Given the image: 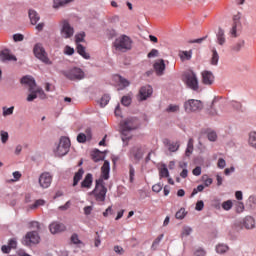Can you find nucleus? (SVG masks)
I'll return each mask as SVG.
<instances>
[{
    "instance_id": "1",
    "label": "nucleus",
    "mask_w": 256,
    "mask_h": 256,
    "mask_svg": "<svg viewBox=\"0 0 256 256\" xmlns=\"http://www.w3.org/2000/svg\"><path fill=\"white\" fill-rule=\"evenodd\" d=\"M102 177L96 180L95 188L92 191L97 202H105L107 195V187H105L104 180H108L110 176V162L104 160V165L101 167Z\"/></svg>"
},
{
    "instance_id": "2",
    "label": "nucleus",
    "mask_w": 256,
    "mask_h": 256,
    "mask_svg": "<svg viewBox=\"0 0 256 256\" xmlns=\"http://www.w3.org/2000/svg\"><path fill=\"white\" fill-rule=\"evenodd\" d=\"M121 125V134L122 140H130L132 138L131 131L133 129H137L138 127V120L137 118H127L126 120H122L120 123Z\"/></svg>"
},
{
    "instance_id": "3",
    "label": "nucleus",
    "mask_w": 256,
    "mask_h": 256,
    "mask_svg": "<svg viewBox=\"0 0 256 256\" xmlns=\"http://www.w3.org/2000/svg\"><path fill=\"white\" fill-rule=\"evenodd\" d=\"M21 83L29 87L30 94L27 96V101H35V98H37V83L33 76H23Z\"/></svg>"
},
{
    "instance_id": "4",
    "label": "nucleus",
    "mask_w": 256,
    "mask_h": 256,
    "mask_svg": "<svg viewBox=\"0 0 256 256\" xmlns=\"http://www.w3.org/2000/svg\"><path fill=\"white\" fill-rule=\"evenodd\" d=\"M114 48L120 52H127L132 48V39L127 34H121L120 37L115 39Z\"/></svg>"
},
{
    "instance_id": "5",
    "label": "nucleus",
    "mask_w": 256,
    "mask_h": 256,
    "mask_svg": "<svg viewBox=\"0 0 256 256\" xmlns=\"http://www.w3.org/2000/svg\"><path fill=\"white\" fill-rule=\"evenodd\" d=\"M34 54L39 59L42 61V63H46V65H52L53 61L49 59L48 53L46 52L45 48H43L42 43H36L34 46Z\"/></svg>"
},
{
    "instance_id": "6",
    "label": "nucleus",
    "mask_w": 256,
    "mask_h": 256,
    "mask_svg": "<svg viewBox=\"0 0 256 256\" xmlns=\"http://www.w3.org/2000/svg\"><path fill=\"white\" fill-rule=\"evenodd\" d=\"M63 74L70 81H82L85 79V72L81 68H71L70 70H65Z\"/></svg>"
},
{
    "instance_id": "7",
    "label": "nucleus",
    "mask_w": 256,
    "mask_h": 256,
    "mask_svg": "<svg viewBox=\"0 0 256 256\" xmlns=\"http://www.w3.org/2000/svg\"><path fill=\"white\" fill-rule=\"evenodd\" d=\"M71 147V140L67 136H62L60 138V143L55 149L56 156H66L69 153V148Z\"/></svg>"
},
{
    "instance_id": "8",
    "label": "nucleus",
    "mask_w": 256,
    "mask_h": 256,
    "mask_svg": "<svg viewBox=\"0 0 256 256\" xmlns=\"http://www.w3.org/2000/svg\"><path fill=\"white\" fill-rule=\"evenodd\" d=\"M185 80H186V85H188L190 89H194L195 92L199 91V79L197 74H195V72H193L192 70H189L188 72H186Z\"/></svg>"
},
{
    "instance_id": "9",
    "label": "nucleus",
    "mask_w": 256,
    "mask_h": 256,
    "mask_svg": "<svg viewBox=\"0 0 256 256\" xmlns=\"http://www.w3.org/2000/svg\"><path fill=\"white\" fill-rule=\"evenodd\" d=\"M60 26L62 37H64L65 39H70L71 37H73L75 30L73 26H71L68 19H62V21H60Z\"/></svg>"
},
{
    "instance_id": "10",
    "label": "nucleus",
    "mask_w": 256,
    "mask_h": 256,
    "mask_svg": "<svg viewBox=\"0 0 256 256\" xmlns=\"http://www.w3.org/2000/svg\"><path fill=\"white\" fill-rule=\"evenodd\" d=\"M41 238L38 231H29L26 233L23 242L26 246H31L32 244H39Z\"/></svg>"
},
{
    "instance_id": "11",
    "label": "nucleus",
    "mask_w": 256,
    "mask_h": 256,
    "mask_svg": "<svg viewBox=\"0 0 256 256\" xmlns=\"http://www.w3.org/2000/svg\"><path fill=\"white\" fill-rule=\"evenodd\" d=\"M186 112H199V109H202V101L195 100V98H190L189 101L184 103Z\"/></svg>"
},
{
    "instance_id": "12",
    "label": "nucleus",
    "mask_w": 256,
    "mask_h": 256,
    "mask_svg": "<svg viewBox=\"0 0 256 256\" xmlns=\"http://www.w3.org/2000/svg\"><path fill=\"white\" fill-rule=\"evenodd\" d=\"M152 94H153L152 85H142L137 95L138 101H147V98H150Z\"/></svg>"
},
{
    "instance_id": "13",
    "label": "nucleus",
    "mask_w": 256,
    "mask_h": 256,
    "mask_svg": "<svg viewBox=\"0 0 256 256\" xmlns=\"http://www.w3.org/2000/svg\"><path fill=\"white\" fill-rule=\"evenodd\" d=\"M52 180L53 176H51L48 171H45L44 174H41L39 177L40 187H42V189H48L51 187Z\"/></svg>"
},
{
    "instance_id": "14",
    "label": "nucleus",
    "mask_w": 256,
    "mask_h": 256,
    "mask_svg": "<svg viewBox=\"0 0 256 256\" xmlns=\"http://www.w3.org/2000/svg\"><path fill=\"white\" fill-rule=\"evenodd\" d=\"M144 156V151L142 147L136 146L132 147L129 151V157L135 160V162H139L141 158Z\"/></svg>"
},
{
    "instance_id": "15",
    "label": "nucleus",
    "mask_w": 256,
    "mask_h": 256,
    "mask_svg": "<svg viewBox=\"0 0 256 256\" xmlns=\"http://www.w3.org/2000/svg\"><path fill=\"white\" fill-rule=\"evenodd\" d=\"M163 144L168 149V151L175 152L180 148L179 140H170L169 138H164Z\"/></svg>"
},
{
    "instance_id": "16",
    "label": "nucleus",
    "mask_w": 256,
    "mask_h": 256,
    "mask_svg": "<svg viewBox=\"0 0 256 256\" xmlns=\"http://www.w3.org/2000/svg\"><path fill=\"white\" fill-rule=\"evenodd\" d=\"M201 76H202V83L204 85H213L215 81V76L213 72L209 70H204L203 72H201Z\"/></svg>"
},
{
    "instance_id": "17",
    "label": "nucleus",
    "mask_w": 256,
    "mask_h": 256,
    "mask_svg": "<svg viewBox=\"0 0 256 256\" xmlns=\"http://www.w3.org/2000/svg\"><path fill=\"white\" fill-rule=\"evenodd\" d=\"M50 233H62L63 231H66V225L63 224V222H52L49 225Z\"/></svg>"
},
{
    "instance_id": "18",
    "label": "nucleus",
    "mask_w": 256,
    "mask_h": 256,
    "mask_svg": "<svg viewBox=\"0 0 256 256\" xmlns=\"http://www.w3.org/2000/svg\"><path fill=\"white\" fill-rule=\"evenodd\" d=\"M238 28H241V15L240 14L234 15V17H233V26L230 30L232 37H237Z\"/></svg>"
},
{
    "instance_id": "19",
    "label": "nucleus",
    "mask_w": 256,
    "mask_h": 256,
    "mask_svg": "<svg viewBox=\"0 0 256 256\" xmlns=\"http://www.w3.org/2000/svg\"><path fill=\"white\" fill-rule=\"evenodd\" d=\"M154 70L156 71V74L159 76H162L166 70V65L164 59H159L154 63Z\"/></svg>"
},
{
    "instance_id": "20",
    "label": "nucleus",
    "mask_w": 256,
    "mask_h": 256,
    "mask_svg": "<svg viewBox=\"0 0 256 256\" xmlns=\"http://www.w3.org/2000/svg\"><path fill=\"white\" fill-rule=\"evenodd\" d=\"M93 185V174H86L85 178L81 182L82 189H91Z\"/></svg>"
},
{
    "instance_id": "21",
    "label": "nucleus",
    "mask_w": 256,
    "mask_h": 256,
    "mask_svg": "<svg viewBox=\"0 0 256 256\" xmlns=\"http://www.w3.org/2000/svg\"><path fill=\"white\" fill-rule=\"evenodd\" d=\"M28 15L32 25L36 26L38 21H40V18H41L39 15V12H37V10L30 9L28 12Z\"/></svg>"
},
{
    "instance_id": "22",
    "label": "nucleus",
    "mask_w": 256,
    "mask_h": 256,
    "mask_svg": "<svg viewBox=\"0 0 256 256\" xmlns=\"http://www.w3.org/2000/svg\"><path fill=\"white\" fill-rule=\"evenodd\" d=\"M0 59L1 61H16V56H14V54H11L10 50H2L0 52Z\"/></svg>"
},
{
    "instance_id": "23",
    "label": "nucleus",
    "mask_w": 256,
    "mask_h": 256,
    "mask_svg": "<svg viewBox=\"0 0 256 256\" xmlns=\"http://www.w3.org/2000/svg\"><path fill=\"white\" fill-rule=\"evenodd\" d=\"M243 224L245 226V229H255L256 222L252 215H246V218H244Z\"/></svg>"
},
{
    "instance_id": "24",
    "label": "nucleus",
    "mask_w": 256,
    "mask_h": 256,
    "mask_svg": "<svg viewBox=\"0 0 256 256\" xmlns=\"http://www.w3.org/2000/svg\"><path fill=\"white\" fill-rule=\"evenodd\" d=\"M193 56V50H180L179 57L181 61H190Z\"/></svg>"
},
{
    "instance_id": "25",
    "label": "nucleus",
    "mask_w": 256,
    "mask_h": 256,
    "mask_svg": "<svg viewBox=\"0 0 256 256\" xmlns=\"http://www.w3.org/2000/svg\"><path fill=\"white\" fill-rule=\"evenodd\" d=\"M84 173L85 171L82 167L75 172L74 178H73V187H77V184H79L80 180H82Z\"/></svg>"
},
{
    "instance_id": "26",
    "label": "nucleus",
    "mask_w": 256,
    "mask_h": 256,
    "mask_svg": "<svg viewBox=\"0 0 256 256\" xmlns=\"http://www.w3.org/2000/svg\"><path fill=\"white\" fill-rule=\"evenodd\" d=\"M72 1H75V0H54L53 8L55 9L63 8L64 6H67L68 3H71Z\"/></svg>"
},
{
    "instance_id": "27",
    "label": "nucleus",
    "mask_w": 256,
    "mask_h": 256,
    "mask_svg": "<svg viewBox=\"0 0 256 256\" xmlns=\"http://www.w3.org/2000/svg\"><path fill=\"white\" fill-rule=\"evenodd\" d=\"M86 134H83V133L78 134L77 136L78 143H86L87 138H92L90 129H86Z\"/></svg>"
},
{
    "instance_id": "28",
    "label": "nucleus",
    "mask_w": 256,
    "mask_h": 256,
    "mask_svg": "<svg viewBox=\"0 0 256 256\" xmlns=\"http://www.w3.org/2000/svg\"><path fill=\"white\" fill-rule=\"evenodd\" d=\"M217 42L219 45H224V43H226L225 32L222 28H219L217 32Z\"/></svg>"
},
{
    "instance_id": "29",
    "label": "nucleus",
    "mask_w": 256,
    "mask_h": 256,
    "mask_svg": "<svg viewBox=\"0 0 256 256\" xmlns=\"http://www.w3.org/2000/svg\"><path fill=\"white\" fill-rule=\"evenodd\" d=\"M115 81H117L119 85H122V87H128L130 85V81L124 79V76H121L120 74L115 76Z\"/></svg>"
},
{
    "instance_id": "30",
    "label": "nucleus",
    "mask_w": 256,
    "mask_h": 256,
    "mask_svg": "<svg viewBox=\"0 0 256 256\" xmlns=\"http://www.w3.org/2000/svg\"><path fill=\"white\" fill-rule=\"evenodd\" d=\"M77 52L83 56L84 59H90V54L86 51V48L81 44L77 46Z\"/></svg>"
},
{
    "instance_id": "31",
    "label": "nucleus",
    "mask_w": 256,
    "mask_h": 256,
    "mask_svg": "<svg viewBox=\"0 0 256 256\" xmlns=\"http://www.w3.org/2000/svg\"><path fill=\"white\" fill-rule=\"evenodd\" d=\"M92 158L94 162H99L100 160H104L105 156L103 154V151L96 150L93 152Z\"/></svg>"
},
{
    "instance_id": "32",
    "label": "nucleus",
    "mask_w": 256,
    "mask_h": 256,
    "mask_svg": "<svg viewBox=\"0 0 256 256\" xmlns=\"http://www.w3.org/2000/svg\"><path fill=\"white\" fill-rule=\"evenodd\" d=\"M194 151V138H189L188 145L186 147V156H191Z\"/></svg>"
},
{
    "instance_id": "33",
    "label": "nucleus",
    "mask_w": 256,
    "mask_h": 256,
    "mask_svg": "<svg viewBox=\"0 0 256 256\" xmlns=\"http://www.w3.org/2000/svg\"><path fill=\"white\" fill-rule=\"evenodd\" d=\"M211 63L212 65H218L219 63V52L216 50V48L212 49Z\"/></svg>"
},
{
    "instance_id": "34",
    "label": "nucleus",
    "mask_w": 256,
    "mask_h": 256,
    "mask_svg": "<svg viewBox=\"0 0 256 256\" xmlns=\"http://www.w3.org/2000/svg\"><path fill=\"white\" fill-rule=\"evenodd\" d=\"M46 201L43 199L36 200L34 204H30L29 209H38L39 207H44Z\"/></svg>"
},
{
    "instance_id": "35",
    "label": "nucleus",
    "mask_w": 256,
    "mask_h": 256,
    "mask_svg": "<svg viewBox=\"0 0 256 256\" xmlns=\"http://www.w3.org/2000/svg\"><path fill=\"white\" fill-rule=\"evenodd\" d=\"M248 143L251 147H254V149H256V132H250Z\"/></svg>"
},
{
    "instance_id": "36",
    "label": "nucleus",
    "mask_w": 256,
    "mask_h": 256,
    "mask_svg": "<svg viewBox=\"0 0 256 256\" xmlns=\"http://www.w3.org/2000/svg\"><path fill=\"white\" fill-rule=\"evenodd\" d=\"M159 176L160 178H169V169H167L166 165H162V167L160 168Z\"/></svg>"
},
{
    "instance_id": "37",
    "label": "nucleus",
    "mask_w": 256,
    "mask_h": 256,
    "mask_svg": "<svg viewBox=\"0 0 256 256\" xmlns=\"http://www.w3.org/2000/svg\"><path fill=\"white\" fill-rule=\"evenodd\" d=\"M229 251V246L227 244H217L216 252L217 253H226Z\"/></svg>"
},
{
    "instance_id": "38",
    "label": "nucleus",
    "mask_w": 256,
    "mask_h": 256,
    "mask_svg": "<svg viewBox=\"0 0 256 256\" xmlns=\"http://www.w3.org/2000/svg\"><path fill=\"white\" fill-rule=\"evenodd\" d=\"M233 207V201L232 200H225L222 203V209H224L225 211H230V209H232Z\"/></svg>"
},
{
    "instance_id": "39",
    "label": "nucleus",
    "mask_w": 256,
    "mask_h": 256,
    "mask_svg": "<svg viewBox=\"0 0 256 256\" xmlns=\"http://www.w3.org/2000/svg\"><path fill=\"white\" fill-rule=\"evenodd\" d=\"M122 105L129 106L132 103V96L126 95L121 98Z\"/></svg>"
},
{
    "instance_id": "40",
    "label": "nucleus",
    "mask_w": 256,
    "mask_h": 256,
    "mask_svg": "<svg viewBox=\"0 0 256 256\" xmlns=\"http://www.w3.org/2000/svg\"><path fill=\"white\" fill-rule=\"evenodd\" d=\"M243 45H245V41H238L237 43L232 46L233 52H240L242 50Z\"/></svg>"
},
{
    "instance_id": "41",
    "label": "nucleus",
    "mask_w": 256,
    "mask_h": 256,
    "mask_svg": "<svg viewBox=\"0 0 256 256\" xmlns=\"http://www.w3.org/2000/svg\"><path fill=\"white\" fill-rule=\"evenodd\" d=\"M85 37V32H79L78 34H75V41L77 45L81 44V42L84 41Z\"/></svg>"
},
{
    "instance_id": "42",
    "label": "nucleus",
    "mask_w": 256,
    "mask_h": 256,
    "mask_svg": "<svg viewBox=\"0 0 256 256\" xmlns=\"http://www.w3.org/2000/svg\"><path fill=\"white\" fill-rule=\"evenodd\" d=\"M14 105L11 107H3V116H11V114H14Z\"/></svg>"
},
{
    "instance_id": "43",
    "label": "nucleus",
    "mask_w": 256,
    "mask_h": 256,
    "mask_svg": "<svg viewBox=\"0 0 256 256\" xmlns=\"http://www.w3.org/2000/svg\"><path fill=\"white\" fill-rule=\"evenodd\" d=\"M109 101H110V96L108 94H104V96H102L100 100L101 107H105L106 105H108Z\"/></svg>"
},
{
    "instance_id": "44",
    "label": "nucleus",
    "mask_w": 256,
    "mask_h": 256,
    "mask_svg": "<svg viewBox=\"0 0 256 256\" xmlns=\"http://www.w3.org/2000/svg\"><path fill=\"white\" fill-rule=\"evenodd\" d=\"M135 167H133V165H129V180L130 182H134L135 180Z\"/></svg>"
},
{
    "instance_id": "45",
    "label": "nucleus",
    "mask_w": 256,
    "mask_h": 256,
    "mask_svg": "<svg viewBox=\"0 0 256 256\" xmlns=\"http://www.w3.org/2000/svg\"><path fill=\"white\" fill-rule=\"evenodd\" d=\"M0 137H1L3 144L7 143V141L9 140V134H8V132H5L4 129L1 130Z\"/></svg>"
},
{
    "instance_id": "46",
    "label": "nucleus",
    "mask_w": 256,
    "mask_h": 256,
    "mask_svg": "<svg viewBox=\"0 0 256 256\" xmlns=\"http://www.w3.org/2000/svg\"><path fill=\"white\" fill-rule=\"evenodd\" d=\"M186 215V211L184 208L179 209V211L176 212V219L177 220H183Z\"/></svg>"
},
{
    "instance_id": "47",
    "label": "nucleus",
    "mask_w": 256,
    "mask_h": 256,
    "mask_svg": "<svg viewBox=\"0 0 256 256\" xmlns=\"http://www.w3.org/2000/svg\"><path fill=\"white\" fill-rule=\"evenodd\" d=\"M166 112H179V105H168Z\"/></svg>"
},
{
    "instance_id": "48",
    "label": "nucleus",
    "mask_w": 256,
    "mask_h": 256,
    "mask_svg": "<svg viewBox=\"0 0 256 256\" xmlns=\"http://www.w3.org/2000/svg\"><path fill=\"white\" fill-rule=\"evenodd\" d=\"M245 209V204L244 202H241V200L239 202L236 203V211H238V213H241L242 211H244Z\"/></svg>"
},
{
    "instance_id": "49",
    "label": "nucleus",
    "mask_w": 256,
    "mask_h": 256,
    "mask_svg": "<svg viewBox=\"0 0 256 256\" xmlns=\"http://www.w3.org/2000/svg\"><path fill=\"white\" fill-rule=\"evenodd\" d=\"M205 189L204 184H198V187H196V189H193L191 195L193 197V195H196L197 193H199V191H203Z\"/></svg>"
},
{
    "instance_id": "50",
    "label": "nucleus",
    "mask_w": 256,
    "mask_h": 256,
    "mask_svg": "<svg viewBox=\"0 0 256 256\" xmlns=\"http://www.w3.org/2000/svg\"><path fill=\"white\" fill-rule=\"evenodd\" d=\"M192 233L191 226H184L182 230V236H188Z\"/></svg>"
},
{
    "instance_id": "51",
    "label": "nucleus",
    "mask_w": 256,
    "mask_h": 256,
    "mask_svg": "<svg viewBox=\"0 0 256 256\" xmlns=\"http://www.w3.org/2000/svg\"><path fill=\"white\" fill-rule=\"evenodd\" d=\"M71 242H73V244H81V240H79L77 233H73V235H71Z\"/></svg>"
},
{
    "instance_id": "52",
    "label": "nucleus",
    "mask_w": 256,
    "mask_h": 256,
    "mask_svg": "<svg viewBox=\"0 0 256 256\" xmlns=\"http://www.w3.org/2000/svg\"><path fill=\"white\" fill-rule=\"evenodd\" d=\"M163 186L161 183L153 184L152 191H155L156 193H159L162 191Z\"/></svg>"
},
{
    "instance_id": "53",
    "label": "nucleus",
    "mask_w": 256,
    "mask_h": 256,
    "mask_svg": "<svg viewBox=\"0 0 256 256\" xmlns=\"http://www.w3.org/2000/svg\"><path fill=\"white\" fill-rule=\"evenodd\" d=\"M36 94L39 95L40 98H46V94L42 87H36Z\"/></svg>"
},
{
    "instance_id": "54",
    "label": "nucleus",
    "mask_w": 256,
    "mask_h": 256,
    "mask_svg": "<svg viewBox=\"0 0 256 256\" xmlns=\"http://www.w3.org/2000/svg\"><path fill=\"white\" fill-rule=\"evenodd\" d=\"M203 209H204L203 200H198V202H196V211H203Z\"/></svg>"
},
{
    "instance_id": "55",
    "label": "nucleus",
    "mask_w": 256,
    "mask_h": 256,
    "mask_svg": "<svg viewBox=\"0 0 256 256\" xmlns=\"http://www.w3.org/2000/svg\"><path fill=\"white\" fill-rule=\"evenodd\" d=\"M24 34L16 33L13 34L14 41H24Z\"/></svg>"
},
{
    "instance_id": "56",
    "label": "nucleus",
    "mask_w": 256,
    "mask_h": 256,
    "mask_svg": "<svg viewBox=\"0 0 256 256\" xmlns=\"http://www.w3.org/2000/svg\"><path fill=\"white\" fill-rule=\"evenodd\" d=\"M159 50L153 48L150 52H148V59H152L154 56H158Z\"/></svg>"
},
{
    "instance_id": "57",
    "label": "nucleus",
    "mask_w": 256,
    "mask_h": 256,
    "mask_svg": "<svg viewBox=\"0 0 256 256\" xmlns=\"http://www.w3.org/2000/svg\"><path fill=\"white\" fill-rule=\"evenodd\" d=\"M164 234L162 233L161 235H158V238H156V240H154V242L152 243L153 247L158 246V244H160L161 240H163Z\"/></svg>"
},
{
    "instance_id": "58",
    "label": "nucleus",
    "mask_w": 256,
    "mask_h": 256,
    "mask_svg": "<svg viewBox=\"0 0 256 256\" xmlns=\"http://www.w3.org/2000/svg\"><path fill=\"white\" fill-rule=\"evenodd\" d=\"M207 137L211 141H215L218 138L216 132H208Z\"/></svg>"
},
{
    "instance_id": "59",
    "label": "nucleus",
    "mask_w": 256,
    "mask_h": 256,
    "mask_svg": "<svg viewBox=\"0 0 256 256\" xmlns=\"http://www.w3.org/2000/svg\"><path fill=\"white\" fill-rule=\"evenodd\" d=\"M12 248H17V240L12 239L9 240V252L11 253Z\"/></svg>"
},
{
    "instance_id": "60",
    "label": "nucleus",
    "mask_w": 256,
    "mask_h": 256,
    "mask_svg": "<svg viewBox=\"0 0 256 256\" xmlns=\"http://www.w3.org/2000/svg\"><path fill=\"white\" fill-rule=\"evenodd\" d=\"M218 167H220V169H224V167H226V160H224V158H219Z\"/></svg>"
},
{
    "instance_id": "61",
    "label": "nucleus",
    "mask_w": 256,
    "mask_h": 256,
    "mask_svg": "<svg viewBox=\"0 0 256 256\" xmlns=\"http://www.w3.org/2000/svg\"><path fill=\"white\" fill-rule=\"evenodd\" d=\"M192 172L194 176H201L202 169L201 167H195Z\"/></svg>"
},
{
    "instance_id": "62",
    "label": "nucleus",
    "mask_w": 256,
    "mask_h": 256,
    "mask_svg": "<svg viewBox=\"0 0 256 256\" xmlns=\"http://www.w3.org/2000/svg\"><path fill=\"white\" fill-rule=\"evenodd\" d=\"M205 187H210V184L213 182V178H203Z\"/></svg>"
},
{
    "instance_id": "63",
    "label": "nucleus",
    "mask_w": 256,
    "mask_h": 256,
    "mask_svg": "<svg viewBox=\"0 0 256 256\" xmlns=\"http://www.w3.org/2000/svg\"><path fill=\"white\" fill-rule=\"evenodd\" d=\"M206 253L203 251V248H198V250L195 252V256H205Z\"/></svg>"
},
{
    "instance_id": "64",
    "label": "nucleus",
    "mask_w": 256,
    "mask_h": 256,
    "mask_svg": "<svg viewBox=\"0 0 256 256\" xmlns=\"http://www.w3.org/2000/svg\"><path fill=\"white\" fill-rule=\"evenodd\" d=\"M75 50L74 48H71V46L65 47V54H74Z\"/></svg>"
}]
</instances>
